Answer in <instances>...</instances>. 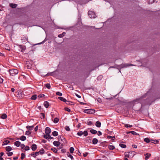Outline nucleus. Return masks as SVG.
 Returning <instances> with one entry per match:
<instances>
[{"label": "nucleus", "mask_w": 160, "mask_h": 160, "mask_svg": "<svg viewBox=\"0 0 160 160\" xmlns=\"http://www.w3.org/2000/svg\"><path fill=\"white\" fill-rule=\"evenodd\" d=\"M136 154L135 152L133 151H130L128 152L125 153V156L126 158H132Z\"/></svg>", "instance_id": "obj_1"}, {"label": "nucleus", "mask_w": 160, "mask_h": 160, "mask_svg": "<svg viewBox=\"0 0 160 160\" xmlns=\"http://www.w3.org/2000/svg\"><path fill=\"white\" fill-rule=\"evenodd\" d=\"M41 114L42 116V117H41L42 119H44V117H45V115H44V114L43 113H41Z\"/></svg>", "instance_id": "obj_52"}, {"label": "nucleus", "mask_w": 160, "mask_h": 160, "mask_svg": "<svg viewBox=\"0 0 160 160\" xmlns=\"http://www.w3.org/2000/svg\"><path fill=\"white\" fill-rule=\"evenodd\" d=\"M3 80L0 77V83H2L3 82Z\"/></svg>", "instance_id": "obj_53"}, {"label": "nucleus", "mask_w": 160, "mask_h": 160, "mask_svg": "<svg viewBox=\"0 0 160 160\" xmlns=\"http://www.w3.org/2000/svg\"><path fill=\"white\" fill-rule=\"evenodd\" d=\"M25 150L26 151L29 150L30 149L29 147L28 146H25Z\"/></svg>", "instance_id": "obj_45"}, {"label": "nucleus", "mask_w": 160, "mask_h": 160, "mask_svg": "<svg viewBox=\"0 0 160 160\" xmlns=\"http://www.w3.org/2000/svg\"><path fill=\"white\" fill-rule=\"evenodd\" d=\"M67 156L68 157L70 158L72 160H74L73 156L71 155L69 153L67 154Z\"/></svg>", "instance_id": "obj_24"}, {"label": "nucleus", "mask_w": 160, "mask_h": 160, "mask_svg": "<svg viewBox=\"0 0 160 160\" xmlns=\"http://www.w3.org/2000/svg\"><path fill=\"white\" fill-rule=\"evenodd\" d=\"M77 134L79 136H81L83 135L84 136H87L88 135V132L87 131H84L83 132L82 131H80L77 133Z\"/></svg>", "instance_id": "obj_4"}, {"label": "nucleus", "mask_w": 160, "mask_h": 160, "mask_svg": "<svg viewBox=\"0 0 160 160\" xmlns=\"http://www.w3.org/2000/svg\"><path fill=\"white\" fill-rule=\"evenodd\" d=\"M92 143L94 144H96L98 142V140L96 138H93L92 141Z\"/></svg>", "instance_id": "obj_16"}, {"label": "nucleus", "mask_w": 160, "mask_h": 160, "mask_svg": "<svg viewBox=\"0 0 160 160\" xmlns=\"http://www.w3.org/2000/svg\"><path fill=\"white\" fill-rule=\"evenodd\" d=\"M38 129V126H37L35 128V130L36 131Z\"/></svg>", "instance_id": "obj_63"}, {"label": "nucleus", "mask_w": 160, "mask_h": 160, "mask_svg": "<svg viewBox=\"0 0 160 160\" xmlns=\"http://www.w3.org/2000/svg\"><path fill=\"white\" fill-rule=\"evenodd\" d=\"M155 1V0H149L148 3L149 4H152Z\"/></svg>", "instance_id": "obj_43"}, {"label": "nucleus", "mask_w": 160, "mask_h": 160, "mask_svg": "<svg viewBox=\"0 0 160 160\" xmlns=\"http://www.w3.org/2000/svg\"><path fill=\"white\" fill-rule=\"evenodd\" d=\"M10 6L11 8H15L17 6V5L16 4L11 3L10 4Z\"/></svg>", "instance_id": "obj_21"}, {"label": "nucleus", "mask_w": 160, "mask_h": 160, "mask_svg": "<svg viewBox=\"0 0 160 160\" xmlns=\"http://www.w3.org/2000/svg\"><path fill=\"white\" fill-rule=\"evenodd\" d=\"M119 146L123 148H125L126 147V146L125 144H120Z\"/></svg>", "instance_id": "obj_36"}, {"label": "nucleus", "mask_w": 160, "mask_h": 160, "mask_svg": "<svg viewBox=\"0 0 160 160\" xmlns=\"http://www.w3.org/2000/svg\"><path fill=\"white\" fill-rule=\"evenodd\" d=\"M10 142L8 140H5L3 142V144H2V145H7Z\"/></svg>", "instance_id": "obj_32"}, {"label": "nucleus", "mask_w": 160, "mask_h": 160, "mask_svg": "<svg viewBox=\"0 0 160 160\" xmlns=\"http://www.w3.org/2000/svg\"><path fill=\"white\" fill-rule=\"evenodd\" d=\"M65 129L68 131H70V128H69V127L68 126H65Z\"/></svg>", "instance_id": "obj_38"}, {"label": "nucleus", "mask_w": 160, "mask_h": 160, "mask_svg": "<svg viewBox=\"0 0 160 160\" xmlns=\"http://www.w3.org/2000/svg\"><path fill=\"white\" fill-rule=\"evenodd\" d=\"M65 34V32H63L62 34H60L58 35V37L59 38H62Z\"/></svg>", "instance_id": "obj_31"}, {"label": "nucleus", "mask_w": 160, "mask_h": 160, "mask_svg": "<svg viewBox=\"0 0 160 160\" xmlns=\"http://www.w3.org/2000/svg\"><path fill=\"white\" fill-rule=\"evenodd\" d=\"M52 134L54 136H56L58 135V133L57 131H54L52 132Z\"/></svg>", "instance_id": "obj_25"}, {"label": "nucleus", "mask_w": 160, "mask_h": 160, "mask_svg": "<svg viewBox=\"0 0 160 160\" xmlns=\"http://www.w3.org/2000/svg\"><path fill=\"white\" fill-rule=\"evenodd\" d=\"M102 134V133L100 131H98V135L99 136L101 135Z\"/></svg>", "instance_id": "obj_54"}, {"label": "nucleus", "mask_w": 160, "mask_h": 160, "mask_svg": "<svg viewBox=\"0 0 160 160\" xmlns=\"http://www.w3.org/2000/svg\"><path fill=\"white\" fill-rule=\"evenodd\" d=\"M39 153H40L41 154H42L44 153V150L43 149H41L40 151L39 152Z\"/></svg>", "instance_id": "obj_33"}, {"label": "nucleus", "mask_w": 160, "mask_h": 160, "mask_svg": "<svg viewBox=\"0 0 160 160\" xmlns=\"http://www.w3.org/2000/svg\"><path fill=\"white\" fill-rule=\"evenodd\" d=\"M31 132L29 131H27L25 132V135H29Z\"/></svg>", "instance_id": "obj_42"}, {"label": "nucleus", "mask_w": 160, "mask_h": 160, "mask_svg": "<svg viewBox=\"0 0 160 160\" xmlns=\"http://www.w3.org/2000/svg\"><path fill=\"white\" fill-rule=\"evenodd\" d=\"M88 154V152H85V153H84L83 154V156L84 157H86Z\"/></svg>", "instance_id": "obj_56"}, {"label": "nucleus", "mask_w": 160, "mask_h": 160, "mask_svg": "<svg viewBox=\"0 0 160 160\" xmlns=\"http://www.w3.org/2000/svg\"><path fill=\"white\" fill-rule=\"evenodd\" d=\"M39 154V152H37L32 154V156L34 158H36V156L38 155Z\"/></svg>", "instance_id": "obj_13"}, {"label": "nucleus", "mask_w": 160, "mask_h": 160, "mask_svg": "<svg viewBox=\"0 0 160 160\" xmlns=\"http://www.w3.org/2000/svg\"><path fill=\"white\" fill-rule=\"evenodd\" d=\"M4 154V153L2 152L0 153V157L2 156Z\"/></svg>", "instance_id": "obj_61"}, {"label": "nucleus", "mask_w": 160, "mask_h": 160, "mask_svg": "<svg viewBox=\"0 0 160 160\" xmlns=\"http://www.w3.org/2000/svg\"><path fill=\"white\" fill-rule=\"evenodd\" d=\"M59 121V119L58 118H55L54 120H53V122L55 123H57Z\"/></svg>", "instance_id": "obj_26"}, {"label": "nucleus", "mask_w": 160, "mask_h": 160, "mask_svg": "<svg viewBox=\"0 0 160 160\" xmlns=\"http://www.w3.org/2000/svg\"><path fill=\"white\" fill-rule=\"evenodd\" d=\"M11 91H12V92H14L15 91V89L13 88H11Z\"/></svg>", "instance_id": "obj_64"}, {"label": "nucleus", "mask_w": 160, "mask_h": 160, "mask_svg": "<svg viewBox=\"0 0 160 160\" xmlns=\"http://www.w3.org/2000/svg\"><path fill=\"white\" fill-rule=\"evenodd\" d=\"M51 150L52 151L55 153H57L58 152V150L56 148H52Z\"/></svg>", "instance_id": "obj_29"}, {"label": "nucleus", "mask_w": 160, "mask_h": 160, "mask_svg": "<svg viewBox=\"0 0 160 160\" xmlns=\"http://www.w3.org/2000/svg\"><path fill=\"white\" fill-rule=\"evenodd\" d=\"M144 155L145 156V159L146 160H148L151 155L150 153H147L146 154H145Z\"/></svg>", "instance_id": "obj_9"}, {"label": "nucleus", "mask_w": 160, "mask_h": 160, "mask_svg": "<svg viewBox=\"0 0 160 160\" xmlns=\"http://www.w3.org/2000/svg\"><path fill=\"white\" fill-rule=\"evenodd\" d=\"M44 96H45L43 94H40V95H38V97H39V98H41L42 97H44Z\"/></svg>", "instance_id": "obj_51"}, {"label": "nucleus", "mask_w": 160, "mask_h": 160, "mask_svg": "<svg viewBox=\"0 0 160 160\" xmlns=\"http://www.w3.org/2000/svg\"><path fill=\"white\" fill-rule=\"evenodd\" d=\"M88 15L91 18H95L96 17L95 12L92 11H89L88 12Z\"/></svg>", "instance_id": "obj_3"}, {"label": "nucleus", "mask_w": 160, "mask_h": 160, "mask_svg": "<svg viewBox=\"0 0 160 160\" xmlns=\"http://www.w3.org/2000/svg\"><path fill=\"white\" fill-rule=\"evenodd\" d=\"M21 159H23L24 158H25V154L23 153H21Z\"/></svg>", "instance_id": "obj_44"}, {"label": "nucleus", "mask_w": 160, "mask_h": 160, "mask_svg": "<svg viewBox=\"0 0 160 160\" xmlns=\"http://www.w3.org/2000/svg\"><path fill=\"white\" fill-rule=\"evenodd\" d=\"M97 100L99 102H102V100L99 98H97Z\"/></svg>", "instance_id": "obj_50"}, {"label": "nucleus", "mask_w": 160, "mask_h": 160, "mask_svg": "<svg viewBox=\"0 0 160 160\" xmlns=\"http://www.w3.org/2000/svg\"><path fill=\"white\" fill-rule=\"evenodd\" d=\"M95 125L98 128H99L101 127V123L98 121L96 122Z\"/></svg>", "instance_id": "obj_14"}, {"label": "nucleus", "mask_w": 160, "mask_h": 160, "mask_svg": "<svg viewBox=\"0 0 160 160\" xmlns=\"http://www.w3.org/2000/svg\"><path fill=\"white\" fill-rule=\"evenodd\" d=\"M26 137L24 136H22L20 138V139L21 140H22V141H25V140H26Z\"/></svg>", "instance_id": "obj_19"}, {"label": "nucleus", "mask_w": 160, "mask_h": 160, "mask_svg": "<svg viewBox=\"0 0 160 160\" xmlns=\"http://www.w3.org/2000/svg\"><path fill=\"white\" fill-rule=\"evenodd\" d=\"M144 141L147 143H149L150 142V140L148 138H146L144 139Z\"/></svg>", "instance_id": "obj_30"}, {"label": "nucleus", "mask_w": 160, "mask_h": 160, "mask_svg": "<svg viewBox=\"0 0 160 160\" xmlns=\"http://www.w3.org/2000/svg\"><path fill=\"white\" fill-rule=\"evenodd\" d=\"M53 144L54 146H55L56 147H58L59 145L60 144V143L58 141H54L53 142Z\"/></svg>", "instance_id": "obj_11"}, {"label": "nucleus", "mask_w": 160, "mask_h": 160, "mask_svg": "<svg viewBox=\"0 0 160 160\" xmlns=\"http://www.w3.org/2000/svg\"><path fill=\"white\" fill-rule=\"evenodd\" d=\"M56 95L59 96H62V94L61 92H57L56 93Z\"/></svg>", "instance_id": "obj_41"}, {"label": "nucleus", "mask_w": 160, "mask_h": 160, "mask_svg": "<svg viewBox=\"0 0 160 160\" xmlns=\"http://www.w3.org/2000/svg\"><path fill=\"white\" fill-rule=\"evenodd\" d=\"M90 132L93 134H96L98 132L96 130L92 129L90 130Z\"/></svg>", "instance_id": "obj_18"}, {"label": "nucleus", "mask_w": 160, "mask_h": 160, "mask_svg": "<svg viewBox=\"0 0 160 160\" xmlns=\"http://www.w3.org/2000/svg\"><path fill=\"white\" fill-rule=\"evenodd\" d=\"M12 149V148L10 146H7L6 148V150L7 152H9Z\"/></svg>", "instance_id": "obj_17"}, {"label": "nucleus", "mask_w": 160, "mask_h": 160, "mask_svg": "<svg viewBox=\"0 0 160 160\" xmlns=\"http://www.w3.org/2000/svg\"><path fill=\"white\" fill-rule=\"evenodd\" d=\"M74 148L73 147H72L70 148L69 150L70 152L71 153H73L74 151Z\"/></svg>", "instance_id": "obj_34"}, {"label": "nucleus", "mask_w": 160, "mask_h": 160, "mask_svg": "<svg viewBox=\"0 0 160 160\" xmlns=\"http://www.w3.org/2000/svg\"><path fill=\"white\" fill-rule=\"evenodd\" d=\"M132 133V134L133 135H136L137 134V133L136 132H135L134 131H130V132H128L127 133Z\"/></svg>", "instance_id": "obj_39"}, {"label": "nucleus", "mask_w": 160, "mask_h": 160, "mask_svg": "<svg viewBox=\"0 0 160 160\" xmlns=\"http://www.w3.org/2000/svg\"><path fill=\"white\" fill-rule=\"evenodd\" d=\"M95 111L92 109H87L84 110V112L87 114H92L95 112Z\"/></svg>", "instance_id": "obj_5"}, {"label": "nucleus", "mask_w": 160, "mask_h": 160, "mask_svg": "<svg viewBox=\"0 0 160 160\" xmlns=\"http://www.w3.org/2000/svg\"><path fill=\"white\" fill-rule=\"evenodd\" d=\"M21 39L23 42H25L27 40V38L25 37H22Z\"/></svg>", "instance_id": "obj_27"}, {"label": "nucleus", "mask_w": 160, "mask_h": 160, "mask_svg": "<svg viewBox=\"0 0 160 160\" xmlns=\"http://www.w3.org/2000/svg\"><path fill=\"white\" fill-rule=\"evenodd\" d=\"M7 154L8 156H11L12 155L13 153L12 152H9L7 153Z\"/></svg>", "instance_id": "obj_46"}, {"label": "nucleus", "mask_w": 160, "mask_h": 160, "mask_svg": "<svg viewBox=\"0 0 160 160\" xmlns=\"http://www.w3.org/2000/svg\"><path fill=\"white\" fill-rule=\"evenodd\" d=\"M44 106L46 108H47L49 106V103L47 101H45L44 103Z\"/></svg>", "instance_id": "obj_12"}, {"label": "nucleus", "mask_w": 160, "mask_h": 160, "mask_svg": "<svg viewBox=\"0 0 160 160\" xmlns=\"http://www.w3.org/2000/svg\"><path fill=\"white\" fill-rule=\"evenodd\" d=\"M52 116V120L53 118H54V114H51Z\"/></svg>", "instance_id": "obj_62"}, {"label": "nucleus", "mask_w": 160, "mask_h": 160, "mask_svg": "<svg viewBox=\"0 0 160 160\" xmlns=\"http://www.w3.org/2000/svg\"><path fill=\"white\" fill-rule=\"evenodd\" d=\"M125 126L127 128H128V127L131 128V127H132V125H128V124H126L125 125Z\"/></svg>", "instance_id": "obj_40"}, {"label": "nucleus", "mask_w": 160, "mask_h": 160, "mask_svg": "<svg viewBox=\"0 0 160 160\" xmlns=\"http://www.w3.org/2000/svg\"><path fill=\"white\" fill-rule=\"evenodd\" d=\"M7 115L5 114H3L1 116V118L3 119H5L7 118Z\"/></svg>", "instance_id": "obj_23"}, {"label": "nucleus", "mask_w": 160, "mask_h": 160, "mask_svg": "<svg viewBox=\"0 0 160 160\" xmlns=\"http://www.w3.org/2000/svg\"><path fill=\"white\" fill-rule=\"evenodd\" d=\"M144 97H145V96H143L140 98H137L135 100H134L133 102L134 103H141L142 99L144 98Z\"/></svg>", "instance_id": "obj_6"}, {"label": "nucleus", "mask_w": 160, "mask_h": 160, "mask_svg": "<svg viewBox=\"0 0 160 160\" xmlns=\"http://www.w3.org/2000/svg\"><path fill=\"white\" fill-rule=\"evenodd\" d=\"M20 147L21 148L23 149L25 147V145L23 144H20Z\"/></svg>", "instance_id": "obj_49"}, {"label": "nucleus", "mask_w": 160, "mask_h": 160, "mask_svg": "<svg viewBox=\"0 0 160 160\" xmlns=\"http://www.w3.org/2000/svg\"><path fill=\"white\" fill-rule=\"evenodd\" d=\"M32 149V151L36 150L37 148V146L35 144H32L31 146Z\"/></svg>", "instance_id": "obj_10"}, {"label": "nucleus", "mask_w": 160, "mask_h": 160, "mask_svg": "<svg viewBox=\"0 0 160 160\" xmlns=\"http://www.w3.org/2000/svg\"><path fill=\"white\" fill-rule=\"evenodd\" d=\"M45 86L46 88L48 89H50L51 88L50 85L49 83H47L46 84Z\"/></svg>", "instance_id": "obj_35"}, {"label": "nucleus", "mask_w": 160, "mask_h": 160, "mask_svg": "<svg viewBox=\"0 0 160 160\" xmlns=\"http://www.w3.org/2000/svg\"><path fill=\"white\" fill-rule=\"evenodd\" d=\"M135 66V65H133V64H128V67L130 66Z\"/></svg>", "instance_id": "obj_57"}, {"label": "nucleus", "mask_w": 160, "mask_h": 160, "mask_svg": "<svg viewBox=\"0 0 160 160\" xmlns=\"http://www.w3.org/2000/svg\"><path fill=\"white\" fill-rule=\"evenodd\" d=\"M65 110L68 111L69 112H70L71 111V110L68 108H65Z\"/></svg>", "instance_id": "obj_47"}, {"label": "nucleus", "mask_w": 160, "mask_h": 160, "mask_svg": "<svg viewBox=\"0 0 160 160\" xmlns=\"http://www.w3.org/2000/svg\"><path fill=\"white\" fill-rule=\"evenodd\" d=\"M132 146L133 147V148H136L137 147V146L135 145H132Z\"/></svg>", "instance_id": "obj_60"}, {"label": "nucleus", "mask_w": 160, "mask_h": 160, "mask_svg": "<svg viewBox=\"0 0 160 160\" xmlns=\"http://www.w3.org/2000/svg\"><path fill=\"white\" fill-rule=\"evenodd\" d=\"M44 138L45 139H48L49 137H48V134H46V135H44Z\"/></svg>", "instance_id": "obj_48"}, {"label": "nucleus", "mask_w": 160, "mask_h": 160, "mask_svg": "<svg viewBox=\"0 0 160 160\" xmlns=\"http://www.w3.org/2000/svg\"><path fill=\"white\" fill-rule=\"evenodd\" d=\"M48 137H49V139H52L53 138L52 137H51L50 136V135L49 134H48Z\"/></svg>", "instance_id": "obj_58"}, {"label": "nucleus", "mask_w": 160, "mask_h": 160, "mask_svg": "<svg viewBox=\"0 0 160 160\" xmlns=\"http://www.w3.org/2000/svg\"><path fill=\"white\" fill-rule=\"evenodd\" d=\"M108 148L109 149L112 150L115 147L113 146L109 145L108 146Z\"/></svg>", "instance_id": "obj_37"}, {"label": "nucleus", "mask_w": 160, "mask_h": 160, "mask_svg": "<svg viewBox=\"0 0 160 160\" xmlns=\"http://www.w3.org/2000/svg\"><path fill=\"white\" fill-rule=\"evenodd\" d=\"M45 132L46 134H49L51 132L50 128L49 127H47L45 128Z\"/></svg>", "instance_id": "obj_8"}, {"label": "nucleus", "mask_w": 160, "mask_h": 160, "mask_svg": "<svg viewBox=\"0 0 160 160\" xmlns=\"http://www.w3.org/2000/svg\"><path fill=\"white\" fill-rule=\"evenodd\" d=\"M21 144L20 142L19 141H17L14 142L15 145L17 147H19Z\"/></svg>", "instance_id": "obj_15"}, {"label": "nucleus", "mask_w": 160, "mask_h": 160, "mask_svg": "<svg viewBox=\"0 0 160 160\" xmlns=\"http://www.w3.org/2000/svg\"><path fill=\"white\" fill-rule=\"evenodd\" d=\"M92 124V122L91 121H90L88 122V125H91Z\"/></svg>", "instance_id": "obj_59"}, {"label": "nucleus", "mask_w": 160, "mask_h": 160, "mask_svg": "<svg viewBox=\"0 0 160 160\" xmlns=\"http://www.w3.org/2000/svg\"><path fill=\"white\" fill-rule=\"evenodd\" d=\"M37 98V95H34L32 96L31 98V99L32 100H35Z\"/></svg>", "instance_id": "obj_28"}, {"label": "nucleus", "mask_w": 160, "mask_h": 160, "mask_svg": "<svg viewBox=\"0 0 160 160\" xmlns=\"http://www.w3.org/2000/svg\"><path fill=\"white\" fill-rule=\"evenodd\" d=\"M128 67V64L127 63H124L122 64L121 65H119L118 66V67L120 69L127 68Z\"/></svg>", "instance_id": "obj_7"}, {"label": "nucleus", "mask_w": 160, "mask_h": 160, "mask_svg": "<svg viewBox=\"0 0 160 160\" xmlns=\"http://www.w3.org/2000/svg\"><path fill=\"white\" fill-rule=\"evenodd\" d=\"M9 72L11 76H14L18 73V71L16 69H12L9 70Z\"/></svg>", "instance_id": "obj_2"}, {"label": "nucleus", "mask_w": 160, "mask_h": 160, "mask_svg": "<svg viewBox=\"0 0 160 160\" xmlns=\"http://www.w3.org/2000/svg\"><path fill=\"white\" fill-rule=\"evenodd\" d=\"M33 126H28L26 127V128L28 129L29 130H31L33 129Z\"/></svg>", "instance_id": "obj_20"}, {"label": "nucleus", "mask_w": 160, "mask_h": 160, "mask_svg": "<svg viewBox=\"0 0 160 160\" xmlns=\"http://www.w3.org/2000/svg\"><path fill=\"white\" fill-rule=\"evenodd\" d=\"M102 160H108V159L105 156L103 157V158Z\"/></svg>", "instance_id": "obj_55"}, {"label": "nucleus", "mask_w": 160, "mask_h": 160, "mask_svg": "<svg viewBox=\"0 0 160 160\" xmlns=\"http://www.w3.org/2000/svg\"><path fill=\"white\" fill-rule=\"evenodd\" d=\"M58 98L61 101L64 102H66L67 101V100L65 98H64L62 97H58Z\"/></svg>", "instance_id": "obj_22"}]
</instances>
